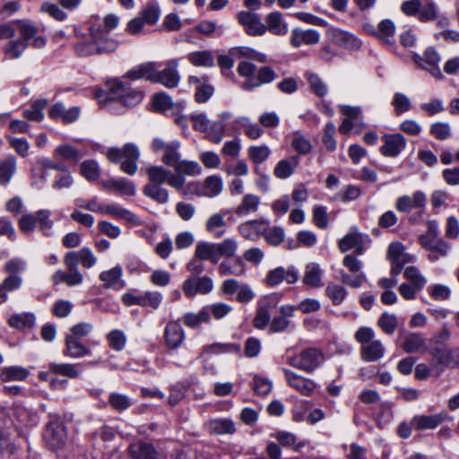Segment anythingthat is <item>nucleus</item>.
Returning <instances> with one entry per match:
<instances>
[{"label":"nucleus","mask_w":459,"mask_h":459,"mask_svg":"<svg viewBox=\"0 0 459 459\" xmlns=\"http://www.w3.org/2000/svg\"><path fill=\"white\" fill-rule=\"evenodd\" d=\"M361 235L353 228L351 232L346 234L339 242V248L345 253L352 248H356L358 254H361Z\"/></svg>","instance_id":"nucleus-41"},{"label":"nucleus","mask_w":459,"mask_h":459,"mask_svg":"<svg viewBox=\"0 0 459 459\" xmlns=\"http://www.w3.org/2000/svg\"><path fill=\"white\" fill-rule=\"evenodd\" d=\"M108 99L117 100L126 108L138 105L143 100V92L121 79H112L108 82Z\"/></svg>","instance_id":"nucleus-1"},{"label":"nucleus","mask_w":459,"mask_h":459,"mask_svg":"<svg viewBox=\"0 0 459 459\" xmlns=\"http://www.w3.org/2000/svg\"><path fill=\"white\" fill-rule=\"evenodd\" d=\"M280 300L279 294H271L259 302V308L254 318V325L257 329H264L270 322L273 310L277 307Z\"/></svg>","instance_id":"nucleus-12"},{"label":"nucleus","mask_w":459,"mask_h":459,"mask_svg":"<svg viewBox=\"0 0 459 459\" xmlns=\"http://www.w3.org/2000/svg\"><path fill=\"white\" fill-rule=\"evenodd\" d=\"M276 78L275 72L269 66H263L259 69L257 76L243 82L240 85L244 91H252L263 84L270 83Z\"/></svg>","instance_id":"nucleus-21"},{"label":"nucleus","mask_w":459,"mask_h":459,"mask_svg":"<svg viewBox=\"0 0 459 459\" xmlns=\"http://www.w3.org/2000/svg\"><path fill=\"white\" fill-rule=\"evenodd\" d=\"M204 308L206 311L209 321L211 320L212 317H213L216 320H220L225 317L232 310L231 306L223 302L207 305L204 306Z\"/></svg>","instance_id":"nucleus-57"},{"label":"nucleus","mask_w":459,"mask_h":459,"mask_svg":"<svg viewBox=\"0 0 459 459\" xmlns=\"http://www.w3.org/2000/svg\"><path fill=\"white\" fill-rule=\"evenodd\" d=\"M139 157V148L131 143L125 144L122 149L111 148L107 152V158L112 162L121 161V170L130 176L137 172Z\"/></svg>","instance_id":"nucleus-3"},{"label":"nucleus","mask_w":459,"mask_h":459,"mask_svg":"<svg viewBox=\"0 0 459 459\" xmlns=\"http://www.w3.org/2000/svg\"><path fill=\"white\" fill-rule=\"evenodd\" d=\"M395 25L389 19L379 22L377 28V39L384 44L392 45L394 42Z\"/></svg>","instance_id":"nucleus-48"},{"label":"nucleus","mask_w":459,"mask_h":459,"mask_svg":"<svg viewBox=\"0 0 459 459\" xmlns=\"http://www.w3.org/2000/svg\"><path fill=\"white\" fill-rule=\"evenodd\" d=\"M403 276L410 282V285L413 286L414 289H417L420 291L423 290L427 284L426 277L421 274L419 269L415 266L406 267L403 273Z\"/></svg>","instance_id":"nucleus-54"},{"label":"nucleus","mask_w":459,"mask_h":459,"mask_svg":"<svg viewBox=\"0 0 459 459\" xmlns=\"http://www.w3.org/2000/svg\"><path fill=\"white\" fill-rule=\"evenodd\" d=\"M392 105L397 115L407 112L411 108V102L409 97L402 92H396L392 100Z\"/></svg>","instance_id":"nucleus-64"},{"label":"nucleus","mask_w":459,"mask_h":459,"mask_svg":"<svg viewBox=\"0 0 459 459\" xmlns=\"http://www.w3.org/2000/svg\"><path fill=\"white\" fill-rule=\"evenodd\" d=\"M420 239L421 245L429 251L428 258L431 262L445 257L450 250V245L442 238H420Z\"/></svg>","instance_id":"nucleus-19"},{"label":"nucleus","mask_w":459,"mask_h":459,"mask_svg":"<svg viewBox=\"0 0 459 459\" xmlns=\"http://www.w3.org/2000/svg\"><path fill=\"white\" fill-rule=\"evenodd\" d=\"M100 213L108 214L116 219H123L127 221H134L135 220L134 214L116 204H102Z\"/></svg>","instance_id":"nucleus-47"},{"label":"nucleus","mask_w":459,"mask_h":459,"mask_svg":"<svg viewBox=\"0 0 459 459\" xmlns=\"http://www.w3.org/2000/svg\"><path fill=\"white\" fill-rule=\"evenodd\" d=\"M299 279V271L291 265L288 268L282 266L276 267L268 272L265 281L269 286H276L282 281L289 284L294 283Z\"/></svg>","instance_id":"nucleus-17"},{"label":"nucleus","mask_w":459,"mask_h":459,"mask_svg":"<svg viewBox=\"0 0 459 459\" xmlns=\"http://www.w3.org/2000/svg\"><path fill=\"white\" fill-rule=\"evenodd\" d=\"M152 103L156 110L163 113L168 112L174 108L177 109H182L185 106L184 102L174 104L171 98L165 92L154 94Z\"/></svg>","instance_id":"nucleus-43"},{"label":"nucleus","mask_w":459,"mask_h":459,"mask_svg":"<svg viewBox=\"0 0 459 459\" xmlns=\"http://www.w3.org/2000/svg\"><path fill=\"white\" fill-rule=\"evenodd\" d=\"M154 62L138 65L126 73L124 79L140 80L146 79L152 82L154 74Z\"/></svg>","instance_id":"nucleus-33"},{"label":"nucleus","mask_w":459,"mask_h":459,"mask_svg":"<svg viewBox=\"0 0 459 459\" xmlns=\"http://www.w3.org/2000/svg\"><path fill=\"white\" fill-rule=\"evenodd\" d=\"M303 282L312 288H319L323 285L322 270L318 264L309 263L306 265Z\"/></svg>","instance_id":"nucleus-38"},{"label":"nucleus","mask_w":459,"mask_h":459,"mask_svg":"<svg viewBox=\"0 0 459 459\" xmlns=\"http://www.w3.org/2000/svg\"><path fill=\"white\" fill-rule=\"evenodd\" d=\"M387 259L391 263L390 273L393 276L398 275L406 264L413 263L415 256L404 250V246L400 242H393L387 250Z\"/></svg>","instance_id":"nucleus-6"},{"label":"nucleus","mask_w":459,"mask_h":459,"mask_svg":"<svg viewBox=\"0 0 459 459\" xmlns=\"http://www.w3.org/2000/svg\"><path fill=\"white\" fill-rule=\"evenodd\" d=\"M322 354L316 349H307L288 358V363L307 373L313 372L320 364Z\"/></svg>","instance_id":"nucleus-8"},{"label":"nucleus","mask_w":459,"mask_h":459,"mask_svg":"<svg viewBox=\"0 0 459 459\" xmlns=\"http://www.w3.org/2000/svg\"><path fill=\"white\" fill-rule=\"evenodd\" d=\"M429 353L437 368V376H439L446 368L458 364L455 351L453 349L447 347L435 348L429 351Z\"/></svg>","instance_id":"nucleus-15"},{"label":"nucleus","mask_w":459,"mask_h":459,"mask_svg":"<svg viewBox=\"0 0 459 459\" xmlns=\"http://www.w3.org/2000/svg\"><path fill=\"white\" fill-rule=\"evenodd\" d=\"M299 164V157L297 155L281 160L273 169V175L279 179H287L294 173Z\"/></svg>","instance_id":"nucleus-25"},{"label":"nucleus","mask_w":459,"mask_h":459,"mask_svg":"<svg viewBox=\"0 0 459 459\" xmlns=\"http://www.w3.org/2000/svg\"><path fill=\"white\" fill-rule=\"evenodd\" d=\"M281 371L284 374L287 384L291 388L295 389L304 396H310L313 394L316 387V384L313 380L298 375L285 368H281Z\"/></svg>","instance_id":"nucleus-13"},{"label":"nucleus","mask_w":459,"mask_h":459,"mask_svg":"<svg viewBox=\"0 0 459 459\" xmlns=\"http://www.w3.org/2000/svg\"><path fill=\"white\" fill-rule=\"evenodd\" d=\"M80 108L73 107L66 109L62 103L53 105L49 110V117L54 119H60L65 123H73L80 117Z\"/></svg>","instance_id":"nucleus-26"},{"label":"nucleus","mask_w":459,"mask_h":459,"mask_svg":"<svg viewBox=\"0 0 459 459\" xmlns=\"http://www.w3.org/2000/svg\"><path fill=\"white\" fill-rule=\"evenodd\" d=\"M267 243L273 246L280 245L284 239V230L281 227L268 228L264 225V232L263 233Z\"/></svg>","instance_id":"nucleus-63"},{"label":"nucleus","mask_w":459,"mask_h":459,"mask_svg":"<svg viewBox=\"0 0 459 459\" xmlns=\"http://www.w3.org/2000/svg\"><path fill=\"white\" fill-rule=\"evenodd\" d=\"M213 290V281L209 276L193 275L186 279L182 284L184 295L194 298L196 295H207Z\"/></svg>","instance_id":"nucleus-9"},{"label":"nucleus","mask_w":459,"mask_h":459,"mask_svg":"<svg viewBox=\"0 0 459 459\" xmlns=\"http://www.w3.org/2000/svg\"><path fill=\"white\" fill-rule=\"evenodd\" d=\"M411 59L419 68L427 71L435 79H443L444 75L439 67V64L441 62V56L434 48H427L423 52L422 56L417 53H413L411 55Z\"/></svg>","instance_id":"nucleus-5"},{"label":"nucleus","mask_w":459,"mask_h":459,"mask_svg":"<svg viewBox=\"0 0 459 459\" xmlns=\"http://www.w3.org/2000/svg\"><path fill=\"white\" fill-rule=\"evenodd\" d=\"M16 171V160L13 157L0 161V185L6 186Z\"/></svg>","instance_id":"nucleus-56"},{"label":"nucleus","mask_w":459,"mask_h":459,"mask_svg":"<svg viewBox=\"0 0 459 459\" xmlns=\"http://www.w3.org/2000/svg\"><path fill=\"white\" fill-rule=\"evenodd\" d=\"M107 341L111 349L120 351L126 343V336L121 330H112L107 334Z\"/></svg>","instance_id":"nucleus-62"},{"label":"nucleus","mask_w":459,"mask_h":459,"mask_svg":"<svg viewBox=\"0 0 459 459\" xmlns=\"http://www.w3.org/2000/svg\"><path fill=\"white\" fill-rule=\"evenodd\" d=\"M82 364L49 363L48 368L52 374L60 375L69 378H75L80 374Z\"/></svg>","instance_id":"nucleus-44"},{"label":"nucleus","mask_w":459,"mask_h":459,"mask_svg":"<svg viewBox=\"0 0 459 459\" xmlns=\"http://www.w3.org/2000/svg\"><path fill=\"white\" fill-rule=\"evenodd\" d=\"M165 344L169 350H176L185 341V331L178 321H169L164 328Z\"/></svg>","instance_id":"nucleus-18"},{"label":"nucleus","mask_w":459,"mask_h":459,"mask_svg":"<svg viewBox=\"0 0 459 459\" xmlns=\"http://www.w3.org/2000/svg\"><path fill=\"white\" fill-rule=\"evenodd\" d=\"M160 9L156 1L148 3L141 11L140 16L148 24H154L160 18Z\"/></svg>","instance_id":"nucleus-58"},{"label":"nucleus","mask_w":459,"mask_h":459,"mask_svg":"<svg viewBox=\"0 0 459 459\" xmlns=\"http://www.w3.org/2000/svg\"><path fill=\"white\" fill-rule=\"evenodd\" d=\"M223 189V182L219 176L208 177L202 187L199 195L206 197H215L221 193Z\"/></svg>","instance_id":"nucleus-46"},{"label":"nucleus","mask_w":459,"mask_h":459,"mask_svg":"<svg viewBox=\"0 0 459 459\" xmlns=\"http://www.w3.org/2000/svg\"><path fill=\"white\" fill-rule=\"evenodd\" d=\"M175 169L174 174H180L181 176H198L202 172V168L196 161L179 160L178 163L173 167Z\"/></svg>","instance_id":"nucleus-55"},{"label":"nucleus","mask_w":459,"mask_h":459,"mask_svg":"<svg viewBox=\"0 0 459 459\" xmlns=\"http://www.w3.org/2000/svg\"><path fill=\"white\" fill-rule=\"evenodd\" d=\"M187 59L195 66L212 67L214 65V57L208 50L192 52L188 54Z\"/></svg>","instance_id":"nucleus-52"},{"label":"nucleus","mask_w":459,"mask_h":459,"mask_svg":"<svg viewBox=\"0 0 459 459\" xmlns=\"http://www.w3.org/2000/svg\"><path fill=\"white\" fill-rule=\"evenodd\" d=\"M27 41L20 39H10L4 47V56L8 59H19L28 48Z\"/></svg>","instance_id":"nucleus-40"},{"label":"nucleus","mask_w":459,"mask_h":459,"mask_svg":"<svg viewBox=\"0 0 459 459\" xmlns=\"http://www.w3.org/2000/svg\"><path fill=\"white\" fill-rule=\"evenodd\" d=\"M44 440L53 450L63 447L66 440V433L63 423L59 420L48 423L44 432Z\"/></svg>","instance_id":"nucleus-14"},{"label":"nucleus","mask_w":459,"mask_h":459,"mask_svg":"<svg viewBox=\"0 0 459 459\" xmlns=\"http://www.w3.org/2000/svg\"><path fill=\"white\" fill-rule=\"evenodd\" d=\"M166 67L159 71L158 65H154V74L152 82L161 83L167 88H175L180 81V75L178 72V62L176 59H171L166 62Z\"/></svg>","instance_id":"nucleus-10"},{"label":"nucleus","mask_w":459,"mask_h":459,"mask_svg":"<svg viewBox=\"0 0 459 459\" xmlns=\"http://www.w3.org/2000/svg\"><path fill=\"white\" fill-rule=\"evenodd\" d=\"M225 125L222 122H213L205 134V138L213 143H220L225 135Z\"/></svg>","instance_id":"nucleus-61"},{"label":"nucleus","mask_w":459,"mask_h":459,"mask_svg":"<svg viewBox=\"0 0 459 459\" xmlns=\"http://www.w3.org/2000/svg\"><path fill=\"white\" fill-rule=\"evenodd\" d=\"M347 294V290L335 282H329L325 288V295L334 306L341 305L346 299Z\"/></svg>","instance_id":"nucleus-50"},{"label":"nucleus","mask_w":459,"mask_h":459,"mask_svg":"<svg viewBox=\"0 0 459 459\" xmlns=\"http://www.w3.org/2000/svg\"><path fill=\"white\" fill-rule=\"evenodd\" d=\"M320 33L316 30L294 29L290 36V44L294 48L301 45H315L319 42Z\"/></svg>","instance_id":"nucleus-23"},{"label":"nucleus","mask_w":459,"mask_h":459,"mask_svg":"<svg viewBox=\"0 0 459 459\" xmlns=\"http://www.w3.org/2000/svg\"><path fill=\"white\" fill-rule=\"evenodd\" d=\"M180 143L178 140L169 141V146L164 152L161 161L168 167L173 168L180 160Z\"/></svg>","instance_id":"nucleus-53"},{"label":"nucleus","mask_w":459,"mask_h":459,"mask_svg":"<svg viewBox=\"0 0 459 459\" xmlns=\"http://www.w3.org/2000/svg\"><path fill=\"white\" fill-rule=\"evenodd\" d=\"M65 350L63 351L65 356L72 359H79L91 354L90 348L82 344L80 340L65 336Z\"/></svg>","instance_id":"nucleus-30"},{"label":"nucleus","mask_w":459,"mask_h":459,"mask_svg":"<svg viewBox=\"0 0 459 459\" xmlns=\"http://www.w3.org/2000/svg\"><path fill=\"white\" fill-rule=\"evenodd\" d=\"M279 315H274L269 324V329L272 333H280L286 330L290 325L289 317L293 316L294 307L283 305L278 309Z\"/></svg>","instance_id":"nucleus-22"},{"label":"nucleus","mask_w":459,"mask_h":459,"mask_svg":"<svg viewBox=\"0 0 459 459\" xmlns=\"http://www.w3.org/2000/svg\"><path fill=\"white\" fill-rule=\"evenodd\" d=\"M195 257L200 260H209L217 264L221 259L219 248L215 243L201 242L195 247Z\"/></svg>","instance_id":"nucleus-32"},{"label":"nucleus","mask_w":459,"mask_h":459,"mask_svg":"<svg viewBox=\"0 0 459 459\" xmlns=\"http://www.w3.org/2000/svg\"><path fill=\"white\" fill-rule=\"evenodd\" d=\"M145 196L160 204H166L169 200L168 189L159 185L146 184L143 188Z\"/></svg>","instance_id":"nucleus-39"},{"label":"nucleus","mask_w":459,"mask_h":459,"mask_svg":"<svg viewBox=\"0 0 459 459\" xmlns=\"http://www.w3.org/2000/svg\"><path fill=\"white\" fill-rule=\"evenodd\" d=\"M265 224L266 221L263 220H251L241 223L238 231L245 238L256 240L264 232Z\"/></svg>","instance_id":"nucleus-24"},{"label":"nucleus","mask_w":459,"mask_h":459,"mask_svg":"<svg viewBox=\"0 0 459 459\" xmlns=\"http://www.w3.org/2000/svg\"><path fill=\"white\" fill-rule=\"evenodd\" d=\"M403 349L407 353H416L428 350L425 339L417 333H410L404 337Z\"/></svg>","instance_id":"nucleus-37"},{"label":"nucleus","mask_w":459,"mask_h":459,"mask_svg":"<svg viewBox=\"0 0 459 459\" xmlns=\"http://www.w3.org/2000/svg\"><path fill=\"white\" fill-rule=\"evenodd\" d=\"M445 414L416 415L411 419V425L415 429H434L445 420Z\"/></svg>","instance_id":"nucleus-27"},{"label":"nucleus","mask_w":459,"mask_h":459,"mask_svg":"<svg viewBox=\"0 0 459 459\" xmlns=\"http://www.w3.org/2000/svg\"><path fill=\"white\" fill-rule=\"evenodd\" d=\"M29 375V370L21 366L4 367L0 369V380L2 382L23 381Z\"/></svg>","instance_id":"nucleus-36"},{"label":"nucleus","mask_w":459,"mask_h":459,"mask_svg":"<svg viewBox=\"0 0 459 459\" xmlns=\"http://www.w3.org/2000/svg\"><path fill=\"white\" fill-rule=\"evenodd\" d=\"M384 145L381 146V153L386 157L399 155L406 146V140L401 134L385 135Z\"/></svg>","instance_id":"nucleus-20"},{"label":"nucleus","mask_w":459,"mask_h":459,"mask_svg":"<svg viewBox=\"0 0 459 459\" xmlns=\"http://www.w3.org/2000/svg\"><path fill=\"white\" fill-rule=\"evenodd\" d=\"M122 273L121 266L117 265L102 272L100 274V280L104 283L105 288H117L121 281Z\"/></svg>","instance_id":"nucleus-51"},{"label":"nucleus","mask_w":459,"mask_h":459,"mask_svg":"<svg viewBox=\"0 0 459 459\" xmlns=\"http://www.w3.org/2000/svg\"><path fill=\"white\" fill-rule=\"evenodd\" d=\"M20 37L27 41L28 47L31 45L37 49L43 48L47 44V39L40 32L39 28L29 20H15Z\"/></svg>","instance_id":"nucleus-7"},{"label":"nucleus","mask_w":459,"mask_h":459,"mask_svg":"<svg viewBox=\"0 0 459 459\" xmlns=\"http://www.w3.org/2000/svg\"><path fill=\"white\" fill-rule=\"evenodd\" d=\"M46 105V100H37L33 102L30 106V108L24 109L22 115L26 119L39 122L44 117L42 110L44 109Z\"/></svg>","instance_id":"nucleus-59"},{"label":"nucleus","mask_w":459,"mask_h":459,"mask_svg":"<svg viewBox=\"0 0 459 459\" xmlns=\"http://www.w3.org/2000/svg\"><path fill=\"white\" fill-rule=\"evenodd\" d=\"M36 317L33 313L13 314L9 317L8 323L10 326L16 329H25L33 327Z\"/></svg>","instance_id":"nucleus-49"},{"label":"nucleus","mask_w":459,"mask_h":459,"mask_svg":"<svg viewBox=\"0 0 459 459\" xmlns=\"http://www.w3.org/2000/svg\"><path fill=\"white\" fill-rule=\"evenodd\" d=\"M210 433L224 435L232 434L236 431L233 421L230 419H213L206 423Z\"/></svg>","instance_id":"nucleus-42"},{"label":"nucleus","mask_w":459,"mask_h":459,"mask_svg":"<svg viewBox=\"0 0 459 459\" xmlns=\"http://www.w3.org/2000/svg\"><path fill=\"white\" fill-rule=\"evenodd\" d=\"M265 20L267 23L265 25L266 30H268L271 33L282 36L288 32V24L280 12L270 13Z\"/></svg>","instance_id":"nucleus-34"},{"label":"nucleus","mask_w":459,"mask_h":459,"mask_svg":"<svg viewBox=\"0 0 459 459\" xmlns=\"http://www.w3.org/2000/svg\"><path fill=\"white\" fill-rule=\"evenodd\" d=\"M261 199L258 195L247 194L243 196L240 204L235 209V213L239 216H247L258 211Z\"/></svg>","instance_id":"nucleus-31"},{"label":"nucleus","mask_w":459,"mask_h":459,"mask_svg":"<svg viewBox=\"0 0 459 459\" xmlns=\"http://www.w3.org/2000/svg\"><path fill=\"white\" fill-rule=\"evenodd\" d=\"M129 453L134 459H158V452L148 443L136 442L129 446Z\"/></svg>","instance_id":"nucleus-35"},{"label":"nucleus","mask_w":459,"mask_h":459,"mask_svg":"<svg viewBox=\"0 0 459 459\" xmlns=\"http://www.w3.org/2000/svg\"><path fill=\"white\" fill-rule=\"evenodd\" d=\"M326 38L333 45L345 49L358 50L361 47V41L354 34L339 28H329Z\"/></svg>","instance_id":"nucleus-11"},{"label":"nucleus","mask_w":459,"mask_h":459,"mask_svg":"<svg viewBox=\"0 0 459 459\" xmlns=\"http://www.w3.org/2000/svg\"><path fill=\"white\" fill-rule=\"evenodd\" d=\"M249 159L255 164L264 162L271 154V150L267 145H254L247 150Z\"/></svg>","instance_id":"nucleus-60"},{"label":"nucleus","mask_w":459,"mask_h":459,"mask_svg":"<svg viewBox=\"0 0 459 459\" xmlns=\"http://www.w3.org/2000/svg\"><path fill=\"white\" fill-rule=\"evenodd\" d=\"M91 41L82 42L75 47L76 53L82 57L95 54L113 52L117 48L114 39H105V33L100 28L91 27Z\"/></svg>","instance_id":"nucleus-2"},{"label":"nucleus","mask_w":459,"mask_h":459,"mask_svg":"<svg viewBox=\"0 0 459 459\" xmlns=\"http://www.w3.org/2000/svg\"><path fill=\"white\" fill-rule=\"evenodd\" d=\"M385 355V347L381 341L374 340L364 344L360 349L361 359L366 362H375L381 359Z\"/></svg>","instance_id":"nucleus-28"},{"label":"nucleus","mask_w":459,"mask_h":459,"mask_svg":"<svg viewBox=\"0 0 459 459\" xmlns=\"http://www.w3.org/2000/svg\"><path fill=\"white\" fill-rule=\"evenodd\" d=\"M240 351V346L233 343H213L205 345L202 349L200 357H204L205 354L219 355L223 353H238Z\"/></svg>","instance_id":"nucleus-45"},{"label":"nucleus","mask_w":459,"mask_h":459,"mask_svg":"<svg viewBox=\"0 0 459 459\" xmlns=\"http://www.w3.org/2000/svg\"><path fill=\"white\" fill-rule=\"evenodd\" d=\"M238 22L250 36H262L266 32V26L261 22L259 15L255 13L239 12Z\"/></svg>","instance_id":"nucleus-16"},{"label":"nucleus","mask_w":459,"mask_h":459,"mask_svg":"<svg viewBox=\"0 0 459 459\" xmlns=\"http://www.w3.org/2000/svg\"><path fill=\"white\" fill-rule=\"evenodd\" d=\"M189 83L195 85V99L198 103L206 102L214 92V88L206 82L205 79H200L195 76H190Z\"/></svg>","instance_id":"nucleus-29"},{"label":"nucleus","mask_w":459,"mask_h":459,"mask_svg":"<svg viewBox=\"0 0 459 459\" xmlns=\"http://www.w3.org/2000/svg\"><path fill=\"white\" fill-rule=\"evenodd\" d=\"M146 175L149 180L147 184L162 186V184L168 183L178 191L181 190L186 183L185 177L180 174H174L160 165L148 167L146 169Z\"/></svg>","instance_id":"nucleus-4"}]
</instances>
